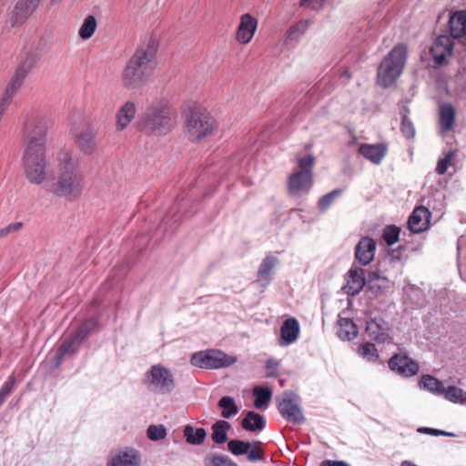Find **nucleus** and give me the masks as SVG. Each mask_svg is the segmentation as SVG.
I'll return each instance as SVG.
<instances>
[{
    "label": "nucleus",
    "instance_id": "nucleus-1",
    "mask_svg": "<svg viewBox=\"0 0 466 466\" xmlns=\"http://www.w3.org/2000/svg\"><path fill=\"white\" fill-rule=\"evenodd\" d=\"M47 131L48 121L43 117L27 127L22 162L25 178L34 185L44 183L47 177Z\"/></svg>",
    "mask_w": 466,
    "mask_h": 466
},
{
    "label": "nucleus",
    "instance_id": "nucleus-2",
    "mask_svg": "<svg viewBox=\"0 0 466 466\" xmlns=\"http://www.w3.org/2000/svg\"><path fill=\"white\" fill-rule=\"evenodd\" d=\"M58 177L50 186V191L70 201L78 199L84 190L85 177L79 161L73 150L61 148L56 155Z\"/></svg>",
    "mask_w": 466,
    "mask_h": 466
},
{
    "label": "nucleus",
    "instance_id": "nucleus-3",
    "mask_svg": "<svg viewBox=\"0 0 466 466\" xmlns=\"http://www.w3.org/2000/svg\"><path fill=\"white\" fill-rule=\"evenodd\" d=\"M156 55L157 48L154 46L138 47L122 71L123 86L134 89L144 85L156 68Z\"/></svg>",
    "mask_w": 466,
    "mask_h": 466
},
{
    "label": "nucleus",
    "instance_id": "nucleus-4",
    "mask_svg": "<svg viewBox=\"0 0 466 466\" xmlns=\"http://www.w3.org/2000/svg\"><path fill=\"white\" fill-rule=\"evenodd\" d=\"M407 60V47L403 44L394 46L382 59L377 70V83L387 88L400 77Z\"/></svg>",
    "mask_w": 466,
    "mask_h": 466
},
{
    "label": "nucleus",
    "instance_id": "nucleus-5",
    "mask_svg": "<svg viewBox=\"0 0 466 466\" xmlns=\"http://www.w3.org/2000/svg\"><path fill=\"white\" fill-rule=\"evenodd\" d=\"M315 157L308 155L298 159V168L289 176L288 188L290 195L299 197L309 192L313 184Z\"/></svg>",
    "mask_w": 466,
    "mask_h": 466
},
{
    "label": "nucleus",
    "instance_id": "nucleus-6",
    "mask_svg": "<svg viewBox=\"0 0 466 466\" xmlns=\"http://www.w3.org/2000/svg\"><path fill=\"white\" fill-rule=\"evenodd\" d=\"M174 118V112L167 104L152 105L145 113L144 128L149 132L166 133L173 127Z\"/></svg>",
    "mask_w": 466,
    "mask_h": 466
},
{
    "label": "nucleus",
    "instance_id": "nucleus-7",
    "mask_svg": "<svg viewBox=\"0 0 466 466\" xmlns=\"http://www.w3.org/2000/svg\"><path fill=\"white\" fill-rule=\"evenodd\" d=\"M144 384L152 393L167 395L175 389L172 372L161 364L153 365L145 374Z\"/></svg>",
    "mask_w": 466,
    "mask_h": 466
},
{
    "label": "nucleus",
    "instance_id": "nucleus-8",
    "mask_svg": "<svg viewBox=\"0 0 466 466\" xmlns=\"http://www.w3.org/2000/svg\"><path fill=\"white\" fill-rule=\"evenodd\" d=\"M237 361V357L228 355L218 350H207L196 352L192 355L190 363L200 369L227 368Z\"/></svg>",
    "mask_w": 466,
    "mask_h": 466
},
{
    "label": "nucleus",
    "instance_id": "nucleus-9",
    "mask_svg": "<svg viewBox=\"0 0 466 466\" xmlns=\"http://www.w3.org/2000/svg\"><path fill=\"white\" fill-rule=\"evenodd\" d=\"M186 127L188 138L197 142L212 133L215 120L207 111L196 110L187 116Z\"/></svg>",
    "mask_w": 466,
    "mask_h": 466
},
{
    "label": "nucleus",
    "instance_id": "nucleus-10",
    "mask_svg": "<svg viewBox=\"0 0 466 466\" xmlns=\"http://www.w3.org/2000/svg\"><path fill=\"white\" fill-rule=\"evenodd\" d=\"M278 409L281 416L289 422L300 424L305 420L299 405V399L290 391H285L282 397L278 400Z\"/></svg>",
    "mask_w": 466,
    "mask_h": 466
},
{
    "label": "nucleus",
    "instance_id": "nucleus-11",
    "mask_svg": "<svg viewBox=\"0 0 466 466\" xmlns=\"http://www.w3.org/2000/svg\"><path fill=\"white\" fill-rule=\"evenodd\" d=\"M41 0H18L6 22L5 29L22 26L37 9Z\"/></svg>",
    "mask_w": 466,
    "mask_h": 466
},
{
    "label": "nucleus",
    "instance_id": "nucleus-12",
    "mask_svg": "<svg viewBox=\"0 0 466 466\" xmlns=\"http://www.w3.org/2000/svg\"><path fill=\"white\" fill-rule=\"evenodd\" d=\"M453 50V41L447 35L438 36L430 49V53L436 66H442L448 62Z\"/></svg>",
    "mask_w": 466,
    "mask_h": 466
},
{
    "label": "nucleus",
    "instance_id": "nucleus-13",
    "mask_svg": "<svg viewBox=\"0 0 466 466\" xmlns=\"http://www.w3.org/2000/svg\"><path fill=\"white\" fill-rule=\"evenodd\" d=\"M391 370L403 377H411L419 372V364L405 354H395L389 360Z\"/></svg>",
    "mask_w": 466,
    "mask_h": 466
},
{
    "label": "nucleus",
    "instance_id": "nucleus-14",
    "mask_svg": "<svg viewBox=\"0 0 466 466\" xmlns=\"http://www.w3.org/2000/svg\"><path fill=\"white\" fill-rule=\"evenodd\" d=\"M228 448L236 456L247 455L248 460L250 461H257L263 458V451L256 443L231 440L228 442Z\"/></svg>",
    "mask_w": 466,
    "mask_h": 466
},
{
    "label": "nucleus",
    "instance_id": "nucleus-15",
    "mask_svg": "<svg viewBox=\"0 0 466 466\" xmlns=\"http://www.w3.org/2000/svg\"><path fill=\"white\" fill-rule=\"evenodd\" d=\"M76 145L84 155H93L97 149L96 131L93 127H87L76 135Z\"/></svg>",
    "mask_w": 466,
    "mask_h": 466
},
{
    "label": "nucleus",
    "instance_id": "nucleus-16",
    "mask_svg": "<svg viewBox=\"0 0 466 466\" xmlns=\"http://www.w3.org/2000/svg\"><path fill=\"white\" fill-rule=\"evenodd\" d=\"M365 282L364 269L352 266L347 274V282L343 289L348 295L355 296L362 290Z\"/></svg>",
    "mask_w": 466,
    "mask_h": 466
},
{
    "label": "nucleus",
    "instance_id": "nucleus-17",
    "mask_svg": "<svg viewBox=\"0 0 466 466\" xmlns=\"http://www.w3.org/2000/svg\"><path fill=\"white\" fill-rule=\"evenodd\" d=\"M376 242L373 238L363 237L355 248V258L362 266L369 265L373 259L376 251Z\"/></svg>",
    "mask_w": 466,
    "mask_h": 466
},
{
    "label": "nucleus",
    "instance_id": "nucleus-18",
    "mask_svg": "<svg viewBox=\"0 0 466 466\" xmlns=\"http://www.w3.org/2000/svg\"><path fill=\"white\" fill-rule=\"evenodd\" d=\"M366 333L373 340L383 343L390 339L389 324L381 318H374L367 322Z\"/></svg>",
    "mask_w": 466,
    "mask_h": 466
},
{
    "label": "nucleus",
    "instance_id": "nucleus-19",
    "mask_svg": "<svg viewBox=\"0 0 466 466\" xmlns=\"http://www.w3.org/2000/svg\"><path fill=\"white\" fill-rule=\"evenodd\" d=\"M431 212L423 206L416 208L408 219L409 229L413 233H421L428 228Z\"/></svg>",
    "mask_w": 466,
    "mask_h": 466
},
{
    "label": "nucleus",
    "instance_id": "nucleus-20",
    "mask_svg": "<svg viewBox=\"0 0 466 466\" xmlns=\"http://www.w3.org/2000/svg\"><path fill=\"white\" fill-rule=\"evenodd\" d=\"M258 20L249 14H244L240 17V23L237 31V40L243 45L249 43L257 30Z\"/></svg>",
    "mask_w": 466,
    "mask_h": 466
},
{
    "label": "nucleus",
    "instance_id": "nucleus-21",
    "mask_svg": "<svg viewBox=\"0 0 466 466\" xmlns=\"http://www.w3.org/2000/svg\"><path fill=\"white\" fill-rule=\"evenodd\" d=\"M31 67L32 65L27 62H23L21 65H19L15 70V75L7 85L4 94L7 95V96L13 97L21 87L24 79L27 76Z\"/></svg>",
    "mask_w": 466,
    "mask_h": 466
},
{
    "label": "nucleus",
    "instance_id": "nucleus-22",
    "mask_svg": "<svg viewBox=\"0 0 466 466\" xmlns=\"http://www.w3.org/2000/svg\"><path fill=\"white\" fill-rule=\"evenodd\" d=\"M359 152L366 159L379 165L387 154V147L384 144H362Z\"/></svg>",
    "mask_w": 466,
    "mask_h": 466
},
{
    "label": "nucleus",
    "instance_id": "nucleus-23",
    "mask_svg": "<svg viewBox=\"0 0 466 466\" xmlns=\"http://www.w3.org/2000/svg\"><path fill=\"white\" fill-rule=\"evenodd\" d=\"M309 25V20H300L291 25L285 33L284 44L287 46H293L297 44L307 32Z\"/></svg>",
    "mask_w": 466,
    "mask_h": 466
},
{
    "label": "nucleus",
    "instance_id": "nucleus-24",
    "mask_svg": "<svg viewBox=\"0 0 466 466\" xmlns=\"http://www.w3.org/2000/svg\"><path fill=\"white\" fill-rule=\"evenodd\" d=\"M136 116V106L133 102H126L116 113V128L124 130L128 127Z\"/></svg>",
    "mask_w": 466,
    "mask_h": 466
},
{
    "label": "nucleus",
    "instance_id": "nucleus-25",
    "mask_svg": "<svg viewBox=\"0 0 466 466\" xmlns=\"http://www.w3.org/2000/svg\"><path fill=\"white\" fill-rule=\"evenodd\" d=\"M299 333V325L296 319L290 318L286 319L280 329L281 345H289L296 341Z\"/></svg>",
    "mask_w": 466,
    "mask_h": 466
},
{
    "label": "nucleus",
    "instance_id": "nucleus-26",
    "mask_svg": "<svg viewBox=\"0 0 466 466\" xmlns=\"http://www.w3.org/2000/svg\"><path fill=\"white\" fill-rule=\"evenodd\" d=\"M451 35L453 38H461L466 35V11L454 13L449 20Z\"/></svg>",
    "mask_w": 466,
    "mask_h": 466
},
{
    "label": "nucleus",
    "instance_id": "nucleus-27",
    "mask_svg": "<svg viewBox=\"0 0 466 466\" xmlns=\"http://www.w3.org/2000/svg\"><path fill=\"white\" fill-rule=\"evenodd\" d=\"M85 328H79L69 339L62 343L59 349L61 354H70L77 350L81 342L87 337V332L84 330Z\"/></svg>",
    "mask_w": 466,
    "mask_h": 466
},
{
    "label": "nucleus",
    "instance_id": "nucleus-28",
    "mask_svg": "<svg viewBox=\"0 0 466 466\" xmlns=\"http://www.w3.org/2000/svg\"><path fill=\"white\" fill-rule=\"evenodd\" d=\"M139 462L140 459L137 452L134 450H128L115 455L108 466H138Z\"/></svg>",
    "mask_w": 466,
    "mask_h": 466
},
{
    "label": "nucleus",
    "instance_id": "nucleus-29",
    "mask_svg": "<svg viewBox=\"0 0 466 466\" xmlns=\"http://www.w3.org/2000/svg\"><path fill=\"white\" fill-rule=\"evenodd\" d=\"M338 336L343 340H350L358 334L356 324L350 319L340 318L338 321Z\"/></svg>",
    "mask_w": 466,
    "mask_h": 466
},
{
    "label": "nucleus",
    "instance_id": "nucleus-30",
    "mask_svg": "<svg viewBox=\"0 0 466 466\" xmlns=\"http://www.w3.org/2000/svg\"><path fill=\"white\" fill-rule=\"evenodd\" d=\"M241 425L244 430L248 431H261L266 425L263 416L255 412L248 411L243 419Z\"/></svg>",
    "mask_w": 466,
    "mask_h": 466
},
{
    "label": "nucleus",
    "instance_id": "nucleus-31",
    "mask_svg": "<svg viewBox=\"0 0 466 466\" xmlns=\"http://www.w3.org/2000/svg\"><path fill=\"white\" fill-rule=\"evenodd\" d=\"M455 119V110L451 104H444L440 107V125L442 131L452 128Z\"/></svg>",
    "mask_w": 466,
    "mask_h": 466
},
{
    "label": "nucleus",
    "instance_id": "nucleus-32",
    "mask_svg": "<svg viewBox=\"0 0 466 466\" xmlns=\"http://www.w3.org/2000/svg\"><path fill=\"white\" fill-rule=\"evenodd\" d=\"M419 385L421 389L427 390L434 394L441 395L444 390L443 383L431 375L422 376L419 382Z\"/></svg>",
    "mask_w": 466,
    "mask_h": 466
},
{
    "label": "nucleus",
    "instance_id": "nucleus-33",
    "mask_svg": "<svg viewBox=\"0 0 466 466\" xmlns=\"http://www.w3.org/2000/svg\"><path fill=\"white\" fill-rule=\"evenodd\" d=\"M253 395L255 396L254 406L257 409H263L270 402L272 390L268 388L255 387L253 389Z\"/></svg>",
    "mask_w": 466,
    "mask_h": 466
},
{
    "label": "nucleus",
    "instance_id": "nucleus-34",
    "mask_svg": "<svg viewBox=\"0 0 466 466\" xmlns=\"http://www.w3.org/2000/svg\"><path fill=\"white\" fill-rule=\"evenodd\" d=\"M184 436L188 443L198 445L204 441L207 432L203 428L195 429L190 425H187L184 429Z\"/></svg>",
    "mask_w": 466,
    "mask_h": 466
},
{
    "label": "nucleus",
    "instance_id": "nucleus-35",
    "mask_svg": "<svg viewBox=\"0 0 466 466\" xmlns=\"http://www.w3.org/2000/svg\"><path fill=\"white\" fill-rule=\"evenodd\" d=\"M230 428V424L226 420H218L212 426V441L215 443H224L228 440L227 431Z\"/></svg>",
    "mask_w": 466,
    "mask_h": 466
},
{
    "label": "nucleus",
    "instance_id": "nucleus-36",
    "mask_svg": "<svg viewBox=\"0 0 466 466\" xmlns=\"http://www.w3.org/2000/svg\"><path fill=\"white\" fill-rule=\"evenodd\" d=\"M444 398L453 403L465 404L466 403V391L462 389L450 386L448 388L444 387V390L441 393Z\"/></svg>",
    "mask_w": 466,
    "mask_h": 466
},
{
    "label": "nucleus",
    "instance_id": "nucleus-37",
    "mask_svg": "<svg viewBox=\"0 0 466 466\" xmlns=\"http://www.w3.org/2000/svg\"><path fill=\"white\" fill-rule=\"evenodd\" d=\"M218 407L222 410L221 416L224 419H228L238 413V408L234 399L230 396L222 397L218 401Z\"/></svg>",
    "mask_w": 466,
    "mask_h": 466
},
{
    "label": "nucleus",
    "instance_id": "nucleus-38",
    "mask_svg": "<svg viewBox=\"0 0 466 466\" xmlns=\"http://www.w3.org/2000/svg\"><path fill=\"white\" fill-rule=\"evenodd\" d=\"M409 112L410 111L407 106H404L402 108V110L400 111V114H401L400 131L406 138L411 139L415 137V127H414L412 121L408 116Z\"/></svg>",
    "mask_w": 466,
    "mask_h": 466
},
{
    "label": "nucleus",
    "instance_id": "nucleus-39",
    "mask_svg": "<svg viewBox=\"0 0 466 466\" xmlns=\"http://www.w3.org/2000/svg\"><path fill=\"white\" fill-rule=\"evenodd\" d=\"M96 26V17L94 15H87L79 28V36L84 40L89 39L94 35Z\"/></svg>",
    "mask_w": 466,
    "mask_h": 466
},
{
    "label": "nucleus",
    "instance_id": "nucleus-40",
    "mask_svg": "<svg viewBox=\"0 0 466 466\" xmlns=\"http://www.w3.org/2000/svg\"><path fill=\"white\" fill-rule=\"evenodd\" d=\"M358 354L367 361H375L379 358L375 345L369 342L362 343L358 347Z\"/></svg>",
    "mask_w": 466,
    "mask_h": 466
},
{
    "label": "nucleus",
    "instance_id": "nucleus-41",
    "mask_svg": "<svg viewBox=\"0 0 466 466\" xmlns=\"http://www.w3.org/2000/svg\"><path fill=\"white\" fill-rule=\"evenodd\" d=\"M167 429L164 425H150L147 430V436L150 441H157L167 437Z\"/></svg>",
    "mask_w": 466,
    "mask_h": 466
},
{
    "label": "nucleus",
    "instance_id": "nucleus-42",
    "mask_svg": "<svg viewBox=\"0 0 466 466\" xmlns=\"http://www.w3.org/2000/svg\"><path fill=\"white\" fill-rule=\"evenodd\" d=\"M341 189H334L331 192L324 195L318 202V208L321 212H325L334 200L341 194Z\"/></svg>",
    "mask_w": 466,
    "mask_h": 466
},
{
    "label": "nucleus",
    "instance_id": "nucleus-43",
    "mask_svg": "<svg viewBox=\"0 0 466 466\" xmlns=\"http://www.w3.org/2000/svg\"><path fill=\"white\" fill-rule=\"evenodd\" d=\"M400 229V228L390 225L387 226L382 232V238L389 245H393L399 240Z\"/></svg>",
    "mask_w": 466,
    "mask_h": 466
},
{
    "label": "nucleus",
    "instance_id": "nucleus-44",
    "mask_svg": "<svg viewBox=\"0 0 466 466\" xmlns=\"http://www.w3.org/2000/svg\"><path fill=\"white\" fill-rule=\"evenodd\" d=\"M277 258L274 257H267L261 262L258 274L261 278H266L269 276L271 271L273 270L275 265L277 264Z\"/></svg>",
    "mask_w": 466,
    "mask_h": 466
},
{
    "label": "nucleus",
    "instance_id": "nucleus-45",
    "mask_svg": "<svg viewBox=\"0 0 466 466\" xmlns=\"http://www.w3.org/2000/svg\"><path fill=\"white\" fill-rule=\"evenodd\" d=\"M207 466H238L229 458L223 455L213 456L207 461Z\"/></svg>",
    "mask_w": 466,
    "mask_h": 466
},
{
    "label": "nucleus",
    "instance_id": "nucleus-46",
    "mask_svg": "<svg viewBox=\"0 0 466 466\" xmlns=\"http://www.w3.org/2000/svg\"><path fill=\"white\" fill-rule=\"evenodd\" d=\"M453 157V152H449L443 158L439 159L436 167V172L439 175H443L448 167L451 166Z\"/></svg>",
    "mask_w": 466,
    "mask_h": 466
},
{
    "label": "nucleus",
    "instance_id": "nucleus-47",
    "mask_svg": "<svg viewBox=\"0 0 466 466\" xmlns=\"http://www.w3.org/2000/svg\"><path fill=\"white\" fill-rule=\"evenodd\" d=\"M23 228L22 222L11 223L2 228H0V239L7 238L9 235L21 230Z\"/></svg>",
    "mask_w": 466,
    "mask_h": 466
},
{
    "label": "nucleus",
    "instance_id": "nucleus-48",
    "mask_svg": "<svg viewBox=\"0 0 466 466\" xmlns=\"http://www.w3.org/2000/svg\"><path fill=\"white\" fill-rule=\"evenodd\" d=\"M15 384V376L11 375L0 389V395L6 399L14 390Z\"/></svg>",
    "mask_w": 466,
    "mask_h": 466
},
{
    "label": "nucleus",
    "instance_id": "nucleus-49",
    "mask_svg": "<svg viewBox=\"0 0 466 466\" xmlns=\"http://www.w3.org/2000/svg\"><path fill=\"white\" fill-rule=\"evenodd\" d=\"M324 0H301L300 5H306L312 10H319L323 7Z\"/></svg>",
    "mask_w": 466,
    "mask_h": 466
},
{
    "label": "nucleus",
    "instance_id": "nucleus-50",
    "mask_svg": "<svg viewBox=\"0 0 466 466\" xmlns=\"http://www.w3.org/2000/svg\"><path fill=\"white\" fill-rule=\"evenodd\" d=\"M11 99L12 97L7 96V95H3V97L0 100V116H3L7 107L9 106Z\"/></svg>",
    "mask_w": 466,
    "mask_h": 466
},
{
    "label": "nucleus",
    "instance_id": "nucleus-51",
    "mask_svg": "<svg viewBox=\"0 0 466 466\" xmlns=\"http://www.w3.org/2000/svg\"><path fill=\"white\" fill-rule=\"evenodd\" d=\"M320 466H350V465L343 461L326 460L320 463Z\"/></svg>",
    "mask_w": 466,
    "mask_h": 466
},
{
    "label": "nucleus",
    "instance_id": "nucleus-52",
    "mask_svg": "<svg viewBox=\"0 0 466 466\" xmlns=\"http://www.w3.org/2000/svg\"><path fill=\"white\" fill-rule=\"evenodd\" d=\"M96 325V321L94 319H90L86 320L83 325H81L79 328H84V330L87 332V335L89 334L90 330L94 329Z\"/></svg>",
    "mask_w": 466,
    "mask_h": 466
},
{
    "label": "nucleus",
    "instance_id": "nucleus-53",
    "mask_svg": "<svg viewBox=\"0 0 466 466\" xmlns=\"http://www.w3.org/2000/svg\"><path fill=\"white\" fill-rule=\"evenodd\" d=\"M427 431H431L435 435L452 436V437L455 436L451 432H447V431H440V430L427 429Z\"/></svg>",
    "mask_w": 466,
    "mask_h": 466
},
{
    "label": "nucleus",
    "instance_id": "nucleus-54",
    "mask_svg": "<svg viewBox=\"0 0 466 466\" xmlns=\"http://www.w3.org/2000/svg\"><path fill=\"white\" fill-rule=\"evenodd\" d=\"M390 257L392 261L399 260L400 258V252L399 250H392V252L390 253Z\"/></svg>",
    "mask_w": 466,
    "mask_h": 466
},
{
    "label": "nucleus",
    "instance_id": "nucleus-55",
    "mask_svg": "<svg viewBox=\"0 0 466 466\" xmlns=\"http://www.w3.org/2000/svg\"><path fill=\"white\" fill-rule=\"evenodd\" d=\"M278 366V362L273 360H268L267 361V369L268 370H270V369H276Z\"/></svg>",
    "mask_w": 466,
    "mask_h": 466
},
{
    "label": "nucleus",
    "instance_id": "nucleus-56",
    "mask_svg": "<svg viewBox=\"0 0 466 466\" xmlns=\"http://www.w3.org/2000/svg\"><path fill=\"white\" fill-rule=\"evenodd\" d=\"M369 278H370V279H378L379 275L376 272H371V273H370Z\"/></svg>",
    "mask_w": 466,
    "mask_h": 466
},
{
    "label": "nucleus",
    "instance_id": "nucleus-57",
    "mask_svg": "<svg viewBox=\"0 0 466 466\" xmlns=\"http://www.w3.org/2000/svg\"><path fill=\"white\" fill-rule=\"evenodd\" d=\"M400 466H418V465L406 461H403Z\"/></svg>",
    "mask_w": 466,
    "mask_h": 466
},
{
    "label": "nucleus",
    "instance_id": "nucleus-58",
    "mask_svg": "<svg viewBox=\"0 0 466 466\" xmlns=\"http://www.w3.org/2000/svg\"><path fill=\"white\" fill-rule=\"evenodd\" d=\"M6 399L0 395V406L5 402Z\"/></svg>",
    "mask_w": 466,
    "mask_h": 466
},
{
    "label": "nucleus",
    "instance_id": "nucleus-59",
    "mask_svg": "<svg viewBox=\"0 0 466 466\" xmlns=\"http://www.w3.org/2000/svg\"><path fill=\"white\" fill-rule=\"evenodd\" d=\"M61 1H62V0H52V3H53V4H57V3H59V2H61Z\"/></svg>",
    "mask_w": 466,
    "mask_h": 466
}]
</instances>
